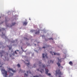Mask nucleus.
Listing matches in <instances>:
<instances>
[{"label":"nucleus","instance_id":"1","mask_svg":"<svg viewBox=\"0 0 77 77\" xmlns=\"http://www.w3.org/2000/svg\"><path fill=\"white\" fill-rule=\"evenodd\" d=\"M1 71L3 74V75L5 77H7V75H8V74H7V71L5 70V69H2L1 70Z\"/></svg>","mask_w":77,"mask_h":77},{"label":"nucleus","instance_id":"2","mask_svg":"<svg viewBox=\"0 0 77 77\" xmlns=\"http://www.w3.org/2000/svg\"><path fill=\"white\" fill-rule=\"evenodd\" d=\"M56 74H58L59 75V77H61V75H63V73L60 71V69L58 70H57L56 71Z\"/></svg>","mask_w":77,"mask_h":77},{"label":"nucleus","instance_id":"3","mask_svg":"<svg viewBox=\"0 0 77 77\" xmlns=\"http://www.w3.org/2000/svg\"><path fill=\"white\" fill-rule=\"evenodd\" d=\"M58 63H57V64L58 65L59 67H60V63L62 61V58L60 57H58Z\"/></svg>","mask_w":77,"mask_h":77},{"label":"nucleus","instance_id":"4","mask_svg":"<svg viewBox=\"0 0 77 77\" xmlns=\"http://www.w3.org/2000/svg\"><path fill=\"white\" fill-rule=\"evenodd\" d=\"M50 53L51 54L53 55V54H54V55H57L58 56L60 55V54L58 53H55L54 52H53L52 51H50Z\"/></svg>","mask_w":77,"mask_h":77},{"label":"nucleus","instance_id":"5","mask_svg":"<svg viewBox=\"0 0 77 77\" xmlns=\"http://www.w3.org/2000/svg\"><path fill=\"white\" fill-rule=\"evenodd\" d=\"M45 70L46 71L45 73L47 75H48L49 76H51V74L50 73H48V69H45Z\"/></svg>","mask_w":77,"mask_h":77},{"label":"nucleus","instance_id":"6","mask_svg":"<svg viewBox=\"0 0 77 77\" xmlns=\"http://www.w3.org/2000/svg\"><path fill=\"white\" fill-rule=\"evenodd\" d=\"M41 68H39V69H37V70L38 71H40V72H41V73H42L43 72H44V70L43 69H41V70H40Z\"/></svg>","mask_w":77,"mask_h":77},{"label":"nucleus","instance_id":"7","mask_svg":"<svg viewBox=\"0 0 77 77\" xmlns=\"http://www.w3.org/2000/svg\"><path fill=\"white\" fill-rule=\"evenodd\" d=\"M5 51H4L2 50L0 52V54L1 55V57L3 56V54H5Z\"/></svg>","mask_w":77,"mask_h":77},{"label":"nucleus","instance_id":"8","mask_svg":"<svg viewBox=\"0 0 77 77\" xmlns=\"http://www.w3.org/2000/svg\"><path fill=\"white\" fill-rule=\"evenodd\" d=\"M47 55V54H42L43 58H44L45 57L46 58H48Z\"/></svg>","mask_w":77,"mask_h":77},{"label":"nucleus","instance_id":"9","mask_svg":"<svg viewBox=\"0 0 77 77\" xmlns=\"http://www.w3.org/2000/svg\"><path fill=\"white\" fill-rule=\"evenodd\" d=\"M8 69L9 71H11L12 72H15V71L13 69L11 68H9Z\"/></svg>","mask_w":77,"mask_h":77},{"label":"nucleus","instance_id":"10","mask_svg":"<svg viewBox=\"0 0 77 77\" xmlns=\"http://www.w3.org/2000/svg\"><path fill=\"white\" fill-rule=\"evenodd\" d=\"M28 62V63H25V64L27 66H28L29 65H30V63L29 62V61L28 60L26 61Z\"/></svg>","mask_w":77,"mask_h":77},{"label":"nucleus","instance_id":"11","mask_svg":"<svg viewBox=\"0 0 77 77\" xmlns=\"http://www.w3.org/2000/svg\"><path fill=\"white\" fill-rule=\"evenodd\" d=\"M39 31H37V30H36V32H35V34H39Z\"/></svg>","mask_w":77,"mask_h":77},{"label":"nucleus","instance_id":"12","mask_svg":"<svg viewBox=\"0 0 77 77\" xmlns=\"http://www.w3.org/2000/svg\"><path fill=\"white\" fill-rule=\"evenodd\" d=\"M69 64L71 66H73V62L72 61H70L69 62Z\"/></svg>","mask_w":77,"mask_h":77},{"label":"nucleus","instance_id":"13","mask_svg":"<svg viewBox=\"0 0 77 77\" xmlns=\"http://www.w3.org/2000/svg\"><path fill=\"white\" fill-rule=\"evenodd\" d=\"M27 22L26 21H25L24 22V23H23V25L26 26L27 25Z\"/></svg>","mask_w":77,"mask_h":77},{"label":"nucleus","instance_id":"14","mask_svg":"<svg viewBox=\"0 0 77 77\" xmlns=\"http://www.w3.org/2000/svg\"><path fill=\"white\" fill-rule=\"evenodd\" d=\"M49 62V61H48V63H53V62H54V61H52V60H50V62Z\"/></svg>","mask_w":77,"mask_h":77},{"label":"nucleus","instance_id":"15","mask_svg":"<svg viewBox=\"0 0 77 77\" xmlns=\"http://www.w3.org/2000/svg\"><path fill=\"white\" fill-rule=\"evenodd\" d=\"M5 30V28H2L1 29H0V32H1V31H3Z\"/></svg>","mask_w":77,"mask_h":77},{"label":"nucleus","instance_id":"16","mask_svg":"<svg viewBox=\"0 0 77 77\" xmlns=\"http://www.w3.org/2000/svg\"><path fill=\"white\" fill-rule=\"evenodd\" d=\"M39 67H40V66H42V64H41V62H39Z\"/></svg>","mask_w":77,"mask_h":77},{"label":"nucleus","instance_id":"17","mask_svg":"<svg viewBox=\"0 0 77 77\" xmlns=\"http://www.w3.org/2000/svg\"><path fill=\"white\" fill-rule=\"evenodd\" d=\"M3 36L6 37V36L5 35V34H3V33H2V38H3L2 37Z\"/></svg>","mask_w":77,"mask_h":77},{"label":"nucleus","instance_id":"18","mask_svg":"<svg viewBox=\"0 0 77 77\" xmlns=\"http://www.w3.org/2000/svg\"><path fill=\"white\" fill-rule=\"evenodd\" d=\"M24 77H27V74L26 73L24 74Z\"/></svg>","mask_w":77,"mask_h":77},{"label":"nucleus","instance_id":"19","mask_svg":"<svg viewBox=\"0 0 77 77\" xmlns=\"http://www.w3.org/2000/svg\"><path fill=\"white\" fill-rule=\"evenodd\" d=\"M42 65V67L44 68H45L46 67V66L44 64H43Z\"/></svg>","mask_w":77,"mask_h":77},{"label":"nucleus","instance_id":"20","mask_svg":"<svg viewBox=\"0 0 77 77\" xmlns=\"http://www.w3.org/2000/svg\"><path fill=\"white\" fill-rule=\"evenodd\" d=\"M24 38L27 41L29 40V39L27 38L24 37Z\"/></svg>","mask_w":77,"mask_h":77},{"label":"nucleus","instance_id":"21","mask_svg":"<svg viewBox=\"0 0 77 77\" xmlns=\"http://www.w3.org/2000/svg\"><path fill=\"white\" fill-rule=\"evenodd\" d=\"M48 40H53V39L52 38H49Z\"/></svg>","mask_w":77,"mask_h":77},{"label":"nucleus","instance_id":"22","mask_svg":"<svg viewBox=\"0 0 77 77\" xmlns=\"http://www.w3.org/2000/svg\"><path fill=\"white\" fill-rule=\"evenodd\" d=\"M17 66L18 67H20V66L19 64H17Z\"/></svg>","mask_w":77,"mask_h":77},{"label":"nucleus","instance_id":"23","mask_svg":"<svg viewBox=\"0 0 77 77\" xmlns=\"http://www.w3.org/2000/svg\"><path fill=\"white\" fill-rule=\"evenodd\" d=\"M36 64H34V66H33V68H35L36 67Z\"/></svg>","mask_w":77,"mask_h":77},{"label":"nucleus","instance_id":"24","mask_svg":"<svg viewBox=\"0 0 77 77\" xmlns=\"http://www.w3.org/2000/svg\"><path fill=\"white\" fill-rule=\"evenodd\" d=\"M15 24V23H12V26H14Z\"/></svg>","mask_w":77,"mask_h":77},{"label":"nucleus","instance_id":"25","mask_svg":"<svg viewBox=\"0 0 77 77\" xmlns=\"http://www.w3.org/2000/svg\"><path fill=\"white\" fill-rule=\"evenodd\" d=\"M14 53L16 54H17V53L16 52V51H15L13 53L14 54Z\"/></svg>","mask_w":77,"mask_h":77},{"label":"nucleus","instance_id":"26","mask_svg":"<svg viewBox=\"0 0 77 77\" xmlns=\"http://www.w3.org/2000/svg\"><path fill=\"white\" fill-rule=\"evenodd\" d=\"M34 31L33 30H31V32H34Z\"/></svg>","mask_w":77,"mask_h":77},{"label":"nucleus","instance_id":"27","mask_svg":"<svg viewBox=\"0 0 77 77\" xmlns=\"http://www.w3.org/2000/svg\"><path fill=\"white\" fill-rule=\"evenodd\" d=\"M33 77H39L38 75H35L33 76Z\"/></svg>","mask_w":77,"mask_h":77},{"label":"nucleus","instance_id":"28","mask_svg":"<svg viewBox=\"0 0 77 77\" xmlns=\"http://www.w3.org/2000/svg\"><path fill=\"white\" fill-rule=\"evenodd\" d=\"M42 48H45V46H44V47H42Z\"/></svg>","mask_w":77,"mask_h":77},{"label":"nucleus","instance_id":"29","mask_svg":"<svg viewBox=\"0 0 77 77\" xmlns=\"http://www.w3.org/2000/svg\"><path fill=\"white\" fill-rule=\"evenodd\" d=\"M29 72L30 73V74H31V72L30 71H29Z\"/></svg>","mask_w":77,"mask_h":77},{"label":"nucleus","instance_id":"30","mask_svg":"<svg viewBox=\"0 0 77 77\" xmlns=\"http://www.w3.org/2000/svg\"><path fill=\"white\" fill-rule=\"evenodd\" d=\"M11 48H9V50H11Z\"/></svg>","mask_w":77,"mask_h":77},{"label":"nucleus","instance_id":"31","mask_svg":"<svg viewBox=\"0 0 77 77\" xmlns=\"http://www.w3.org/2000/svg\"><path fill=\"white\" fill-rule=\"evenodd\" d=\"M17 52H18L19 51V50H17Z\"/></svg>","mask_w":77,"mask_h":77},{"label":"nucleus","instance_id":"32","mask_svg":"<svg viewBox=\"0 0 77 77\" xmlns=\"http://www.w3.org/2000/svg\"><path fill=\"white\" fill-rule=\"evenodd\" d=\"M29 72V71H27V73H28Z\"/></svg>","mask_w":77,"mask_h":77},{"label":"nucleus","instance_id":"33","mask_svg":"<svg viewBox=\"0 0 77 77\" xmlns=\"http://www.w3.org/2000/svg\"><path fill=\"white\" fill-rule=\"evenodd\" d=\"M49 66V65H47V66Z\"/></svg>","mask_w":77,"mask_h":77},{"label":"nucleus","instance_id":"34","mask_svg":"<svg viewBox=\"0 0 77 77\" xmlns=\"http://www.w3.org/2000/svg\"><path fill=\"white\" fill-rule=\"evenodd\" d=\"M21 49H22V50H23V48H21Z\"/></svg>","mask_w":77,"mask_h":77},{"label":"nucleus","instance_id":"35","mask_svg":"<svg viewBox=\"0 0 77 77\" xmlns=\"http://www.w3.org/2000/svg\"><path fill=\"white\" fill-rule=\"evenodd\" d=\"M29 20H30V19L29 18Z\"/></svg>","mask_w":77,"mask_h":77},{"label":"nucleus","instance_id":"36","mask_svg":"<svg viewBox=\"0 0 77 77\" xmlns=\"http://www.w3.org/2000/svg\"><path fill=\"white\" fill-rule=\"evenodd\" d=\"M11 55L10 56V57H11Z\"/></svg>","mask_w":77,"mask_h":77},{"label":"nucleus","instance_id":"37","mask_svg":"<svg viewBox=\"0 0 77 77\" xmlns=\"http://www.w3.org/2000/svg\"><path fill=\"white\" fill-rule=\"evenodd\" d=\"M35 45H36V44H35Z\"/></svg>","mask_w":77,"mask_h":77},{"label":"nucleus","instance_id":"38","mask_svg":"<svg viewBox=\"0 0 77 77\" xmlns=\"http://www.w3.org/2000/svg\"><path fill=\"white\" fill-rule=\"evenodd\" d=\"M11 27H12V26H11Z\"/></svg>","mask_w":77,"mask_h":77},{"label":"nucleus","instance_id":"39","mask_svg":"<svg viewBox=\"0 0 77 77\" xmlns=\"http://www.w3.org/2000/svg\"><path fill=\"white\" fill-rule=\"evenodd\" d=\"M25 72V71H24V72Z\"/></svg>","mask_w":77,"mask_h":77},{"label":"nucleus","instance_id":"40","mask_svg":"<svg viewBox=\"0 0 77 77\" xmlns=\"http://www.w3.org/2000/svg\"><path fill=\"white\" fill-rule=\"evenodd\" d=\"M40 76H41V75H40Z\"/></svg>","mask_w":77,"mask_h":77}]
</instances>
